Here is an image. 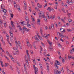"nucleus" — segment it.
Listing matches in <instances>:
<instances>
[{
  "label": "nucleus",
  "mask_w": 74,
  "mask_h": 74,
  "mask_svg": "<svg viewBox=\"0 0 74 74\" xmlns=\"http://www.w3.org/2000/svg\"><path fill=\"white\" fill-rule=\"evenodd\" d=\"M25 19H26V21H27V27H28L29 28H31V25L29 24V18L27 16H25Z\"/></svg>",
  "instance_id": "f257e3e1"
},
{
  "label": "nucleus",
  "mask_w": 74,
  "mask_h": 74,
  "mask_svg": "<svg viewBox=\"0 0 74 74\" xmlns=\"http://www.w3.org/2000/svg\"><path fill=\"white\" fill-rule=\"evenodd\" d=\"M55 62L56 63H55V67H56L57 69H58V66L57 65H60V62L57 60H56Z\"/></svg>",
  "instance_id": "f03ea898"
},
{
  "label": "nucleus",
  "mask_w": 74,
  "mask_h": 74,
  "mask_svg": "<svg viewBox=\"0 0 74 74\" xmlns=\"http://www.w3.org/2000/svg\"><path fill=\"white\" fill-rule=\"evenodd\" d=\"M42 17L44 18V19L46 22H47V17L46 16H45V15L44 14L42 15H39V18L41 19V17Z\"/></svg>",
  "instance_id": "7ed1b4c3"
},
{
  "label": "nucleus",
  "mask_w": 74,
  "mask_h": 74,
  "mask_svg": "<svg viewBox=\"0 0 74 74\" xmlns=\"http://www.w3.org/2000/svg\"><path fill=\"white\" fill-rule=\"evenodd\" d=\"M43 31H42V28H40V33L41 34V35H42V36H43V37H47V36H45L44 35H43V34H42V33Z\"/></svg>",
  "instance_id": "20e7f679"
},
{
  "label": "nucleus",
  "mask_w": 74,
  "mask_h": 74,
  "mask_svg": "<svg viewBox=\"0 0 74 74\" xmlns=\"http://www.w3.org/2000/svg\"><path fill=\"white\" fill-rule=\"evenodd\" d=\"M47 71L48 73L49 72V64L48 63H47Z\"/></svg>",
  "instance_id": "39448f33"
},
{
  "label": "nucleus",
  "mask_w": 74,
  "mask_h": 74,
  "mask_svg": "<svg viewBox=\"0 0 74 74\" xmlns=\"http://www.w3.org/2000/svg\"><path fill=\"white\" fill-rule=\"evenodd\" d=\"M60 31L61 33H65L66 32V30L64 29L61 28L60 29Z\"/></svg>",
  "instance_id": "423d86ee"
},
{
  "label": "nucleus",
  "mask_w": 74,
  "mask_h": 74,
  "mask_svg": "<svg viewBox=\"0 0 74 74\" xmlns=\"http://www.w3.org/2000/svg\"><path fill=\"white\" fill-rule=\"evenodd\" d=\"M16 44V46L17 47H20V46H21V44L20 43H18L17 41H16L15 42Z\"/></svg>",
  "instance_id": "0eeeda50"
},
{
  "label": "nucleus",
  "mask_w": 74,
  "mask_h": 74,
  "mask_svg": "<svg viewBox=\"0 0 74 74\" xmlns=\"http://www.w3.org/2000/svg\"><path fill=\"white\" fill-rule=\"evenodd\" d=\"M47 42H48V43L49 44V45L51 47V46H52V43L50 41H49V40H47Z\"/></svg>",
  "instance_id": "6e6552de"
},
{
  "label": "nucleus",
  "mask_w": 74,
  "mask_h": 74,
  "mask_svg": "<svg viewBox=\"0 0 74 74\" xmlns=\"http://www.w3.org/2000/svg\"><path fill=\"white\" fill-rule=\"evenodd\" d=\"M34 69L35 71V74H36L37 73V71H38V68L36 67H34Z\"/></svg>",
  "instance_id": "1a4fd4ad"
},
{
  "label": "nucleus",
  "mask_w": 74,
  "mask_h": 74,
  "mask_svg": "<svg viewBox=\"0 0 74 74\" xmlns=\"http://www.w3.org/2000/svg\"><path fill=\"white\" fill-rule=\"evenodd\" d=\"M48 49H49V51H53V48L51 47H49L48 48Z\"/></svg>",
  "instance_id": "9d476101"
},
{
  "label": "nucleus",
  "mask_w": 74,
  "mask_h": 74,
  "mask_svg": "<svg viewBox=\"0 0 74 74\" xmlns=\"http://www.w3.org/2000/svg\"><path fill=\"white\" fill-rule=\"evenodd\" d=\"M10 16L12 18H13V17H14V14H12V11L10 12Z\"/></svg>",
  "instance_id": "9b49d317"
},
{
  "label": "nucleus",
  "mask_w": 74,
  "mask_h": 74,
  "mask_svg": "<svg viewBox=\"0 0 74 74\" xmlns=\"http://www.w3.org/2000/svg\"><path fill=\"white\" fill-rule=\"evenodd\" d=\"M11 25L12 27L14 28V29H15V26L14 25V22L12 21H11Z\"/></svg>",
  "instance_id": "f8f14e48"
},
{
  "label": "nucleus",
  "mask_w": 74,
  "mask_h": 74,
  "mask_svg": "<svg viewBox=\"0 0 74 74\" xmlns=\"http://www.w3.org/2000/svg\"><path fill=\"white\" fill-rule=\"evenodd\" d=\"M17 25H18V26H17V27H19V29L20 30H22V28L21 27V26L19 25V24L18 23L17 24Z\"/></svg>",
  "instance_id": "ddd939ff"
},
{
  "label": "nucleus",
  "mask_w": 74,
  "mask_h": 74,
  "mask_svg": "<svg viewBox=\"0 0 74 74\" xmlns=\"http://www.w3.org/2000/svg\"><path fill=\"white\" fill-rule=\"evenodd\" d=\"M9 33H10V36L12 37L13 38V34L12 33V32L10 30H9Z\"/></svg>",
  "instance_id": "4468645a"
},
{
  "label": "nucleus",
  "mask_w": 74,
  "mask_h": 74,
  "mask_svg": "<svg viewBox=\"0 0 74 74\" xmlns=\"http://www.w3.org/2000/svg\"><path fill=\"white\" fill-rule=\"evenodd\" d=\"M60 73L61 72L59 71H58V70H57L56 71L55 73V74H60Z\"/></svg>",
  "instance_id": "2eb2a0df"
},
{
  "label": "nucleus",
  "mask_w": 74,
  "mask_h": 74,
  "mask_svg": "<svg viewBox=\"0 0 74 74\" xmlns=\"http://www.w3.org/2000/svg\"><path fill=\"white\" fill-rule=\"evenodd\" d=\"M51 28L53 29V30H54L55 29V27L54 26V24H53V23H52L51 25Z\"/></svg>",
  "instance_id": "dca6fc26"
},
{
  "label": "nucleus",
  "mask_w": 74,
  "mask_h": 74,
  "mask_svg": "<svg viewBox=\"0 0 74 74\" xmlns=\"http://www.w3.org/2000/svg\"><path fill=\"white\" fill-rule=\"evenodd\" d=\"M16 8L18 9V10H21V8H20L19 5H16Z\"/></svg>",
  "instance_id": "f3484780"
},
{
  "label": "nucleus",
  "mask_w": 74,
  "mask_h": 74,
  "mask_svg": "<svg viewBox=\"0 0 74 74\" xmlns=\"http://www.w3.org/2000/svg\"><path fill=\"white\" fill-rule=\"evenodd\" d=\"M34 38L35 40H36V41H39V39H38V37H37V36H35Z\"/></svg>",
  "instance_id": "a211bd4d"
},
{
  "label": "nucleus",
  "mask_w": 74,
  "mask_h": 74,
  "mask_svg": "<svg viewBox=\"0 0 74 74\" xmlns=\"http://www.w3.org/2000/svg\"><path fill=\"white\" fill-rule=\"evenodd\" d=\"M55 18V16L53 15V16H51L50 17H49V18L51 19H54V18Z\"/></svg>",
  "instance_id": "6ab92c4d"
},
{
  "label": "nucleus",
  "mask_w": 74,
  "mask_h": 74,
  "mask_svg": "<svg viewBox=\"0 0 74 74\" xmlns=\"http://www.w3.org/2000/svg\"><path fill=\"white\" fill-rule=\"evenodd\" d=\"M27 46L28 47H30V48H32V45L31 44H28L27 45Z\"/></svg>",
  "instance_id": "aec40b11"
},
{
  "label": "nucleus",
  "mask_w": 74,
  "mask_h": 74,
  "mask_svg": "<svg viewBox=\"0 0 74 74\" xmlns=\"http://www.w3.org/2000/svg\"><path fill=\"white\" fill-rule=\"evenodd\" d=\"M47 10H48L49 11V12H51V10H52V9L50 7H49L47 8Z\"/></svg>",
  "instance_id": "412c9836"
},
{
  "label": "nucleus",
  "mask_w": 74,
  "mask_h": 74,
  "mask_svg": "<svg viewBox=\"0 0 74 74\" xmlns=\"http://www.w3.org/2000/svg\"><path fill=\"white\" fill-rule=\"evenodd\" d=\"M39 65L40 66V68L42 70H43V69H42V64H40Z\"/></svg>",
  "instance_id": "4be33fe9"
},
{
  "label": "nucleus",
  "mask_w": 74,
  "mask_h": 74,
  "mask_svg": "<svg viewBox=\"0 0 74 74\" xmlns=\"http://www.w3.org/2000/svg\"><path fill=\"white\" fill-rule=\"evenodd\" d=\"M23 30H25V31H27V29L25 27H23Z\"/></svg>",
  "instance_id": "5701e85b"
},
{
  "label": "nucleus",
  "mask_w": 74,
  "mask_h": 74,
  "mask_svg": "<svg viewBox=\"0 0 74 74\" xmlns=\"http://www.w3.org/2000/svg\"><path fill=\"white\" fill-rule=\"evenodd\" d=\"M60 37L62 38H63V37H66V35H63V34H61V35Z\"/></svg>",
  "instance_id": "b1692460"
},
{
  "label": "nucleus",
  "mask_w": 74,
  "mask_h": 74,
  "mask_svg": "<svg viewBox=\"0 0 74 74\" xmlns=\"http://www.w3.org/2000/svg\"><path fill=\"white\" fill-rule=\"evenodd\" d=\"M57 34L58 35V34H59V36H61L62 34V33H60L59 32H57Z\"/></svg>",
  "instance_id": "393cba45"
},
{
  "label": "nucleus",
  "mask_w": 74,
  "mask_h": 74,
  "mask_svg": "<svg viewBox=\"0 0 74 74\" xmlns=\"http://www.w3.org/2000/svg\"><path fill=\"white\" fill-rule=\"evenodd\" d=\"M37 5H38V7H39V8H41V7H42V6L41 5H40V4L39 3Z\"/></svg>",
  "instance_id": "a878e982"
},
{
  "label": "nucleus",
  "mask_w": 74,
  "mask_h": 74,
  "mask_svg": "<svg viewBox=\"0 0 74 74\" xmlns=\"http://www.w3.org/2000/svg\"><path fill=\"white\" fill-rule=\"evenodd\" d=\"M37 36H38V37L39 38L40 40H42V38H41V37L40 36H39V35H38V34H37Z\"/></svg>",
  "instance_id": "bb28decb"
},
{
  "label": "nucleus",
  "mask_w": 74,
  "mask_h": 74,
  "mask_svg": "<svg viewBox=\"0 0 74 74\" xmlns=\"http://www.w3.org/2000/svg\"><path fill=\"white\" fill-rule=\"evenodd\" d=\"M24 5H25V9H26V2L25 1H24Z\"/></svg>",
  "instance_id": "cd10ccee"
},
{
  "label": "nucleus",
  "mask_w": 74,
  "mask_h": 74,
  "mask_svg": "<svg viewBox=\"0 0 74 74\" xmlns=\"http://www.w3.org/2000/svg\"><path fill=\"white\" fill-rule=\"evenodd\" d=\"M3 11L4 13H6V12H7V10L5 9H3Z\"/></svg>",
  "instance_id": "c85d7f7f"
},
{
  "label": "nucleus",
  "mask_w": 74,
  "mask_h": 74,
  "mask_svg": "<svg viewBox=\"0 0 74 74\" xmlns=\"http://www.w3.org/2000/svg\"><path fill=\"white\" fill-rule=\"evenodd\" d=\"M73 4V2L72 1H70L69 2L68 4H69V5H71Z\"/></svg>",
  "instance_id": "c756f323"
},
{
  "label": "nucleus",
  "mask_w": 74,
  "mask_h": 74,
  "mask_svg": "<svg viewBox=\"0 0 74 74\" xmlns=\"http://www.w3.org/2000/svg\"><path fill=\"white\" fill-rule=\"evenodd\" d=\"M67 31L68 32H70L72 31V30L71 29H67Z\"/></svg>",
  "instance_id": "7c9ffc66"
},
{
  "label": "nucleus",
  "mask_w": 74,
  "mask_h": 74,
  "mask_svg": "<svg viewBox=\"0 0 74 74\" xmlns=\"http://www.w3.org/2000/svg\"><path fill=\"white\" fill-rule=\"evenodd\" d=\"M0 38V39H1V41L2 42H3V38L2 37V36H1Z\"/></svg>",
  "instance_id": "2f4dec72"
},
{
  "label": "nucleus",
  "mask_w": 74,
  "mask_h": 74,
  "mask_svg": "<svg viewBox=\"0 0 74 74\" xmlns=\"http://www.w3.org/2000/svg\"><path fill=\"white\" fill-rule=\"evenodd\" d=\"M5 67H7V66H8L9 65V64L8 63H5Z\"/></svg>",
  "instance_id": "473e14b6"
},
{
  "label": "nucleus",
  "mask_w": 74,
  "mask_h": 74,
  "mask_svg": "<svg viewBox=\"0 0 74 74\" xmlns=\"http://www.w3.org/2000/svg\"><path fill=\"white\" fill-rule=\"evenodd\" d=\"M26 52L27 53V56H29V53H28V50H26Z\"/></svg>",
  "instance_id": "72a5a7b5"
},
{
  "label": "nucleus",
  "mask_w": 74,
  "mask_h": 74,
  "mask_svg": "<svg viewBox=\"0 0 74 74\" xmlns=\"http://www.w3.org/2000/svg\"><path fill=\"white\" fill-rule=\"evenodd\" d=\"M61 20L62 21V22H63V23H66V22H65V21H64L63 18L61 19Z\"/></svg>",
  "instance_id": "f704fd0d"
},
{
  "label": "nucleus",
  "mask_w": 74,
  "mask_h": 74,
  "mask_svg": "<svg viewBox=\"0 0 74 74\" xmlns=\"http://www.w3.org/2000/svg\"><path fill=\"white\" fill-rule=\"evenodd\" d=\"M47 60L49 62H51V61L50 60V59H49V58L47 57Z\"/></svg>",
  "instance_id": "c9c22d12"
},
{
  "label": "nucleus",
  "mask_w": 74,
  "mask_h": 74,
  "mask_svg": "<svg viewBox=\"0 0 74 74\" xmlns=\"http://www.w3.org/2000/svg\"><path fill=\"white\" fill-rule=\"evenodd\" d=\"M4 27H7V23L5 22L4 23Z\"/></svg>",
  "instance_id": "e433bc0d"
},
{
  "label": "nucleus",
  "mask_w": 74,
  "mask_h": 74,
  "mask_svg": "<svg viewBox=\"0 0 74 74\" xmlns=\"http://www.w3.org/2000/svg\"><path fill=\"white\" fill-rule=\"evenodd\" d=\"M12 59V60L13 62H14V61H15V59L14 58H11Z\"/></svg>",
  "instance_id": "4c0bfd02"
},
{
  "label": "nucleus",
  "mask_w": 74,
  "mask_h": 74,
  "mask_svg": "<svg viewBox=\"0 0 74 74\" xmlns=\"http://www.w3.org/2000/svg\"><path fill=\"white\" fill-rule=\"evenodd\" d=\"M37 22H40V21H41V20L40 19V18H38L37 19Z\"/></svg>",
  "instance_id": "58836bf2"
},
{
  "label": "nucleus",
  "mask_w": 74,
  "mask_h": 74,
  "mask_svg": "<svg viewBox=\"0 0 74 74\" xmlns=\"http://www.w3.org/2000/svg\"><path fill=\"white\" fill-rule=\"evenodd\" d=\"M7 40L9 44H10V45H11V43H10V42L9 41V39H7Z\"/></svg>",
  "instance_id": "ea45409f"
},
{
  "label": "nucleus",
  "mask_w": 74,
  "mask_h": 74,
  "mask_svg": "<svg viewBox=\"0 0 74 74\" xmlns=\"http://www.w3.org/2000/svg\"><path fill=\"white\" fill-rule=\"evenodd\" d=\"M68 21L69 22H72V20H71V19H69L68 20Z\"/></svg>",
  "instance_id": "a19ab883"
},
{
  "label": "nucleus",
  "mask_w": 74,
  "mask_h": 74,
  "mask_svg": "<svg viewBox=\"0 0 74 74\" xmlns=\"http://www.w3.org/2000/svg\"><path fill=\"white\" fill-rule=\"evenodd\" d=\"M10 66L11 70H13V69H12V66Z\"/></svg>",
  "instance_id": "79ce46f5"
},
{
  "label": "nucleus",
  "mask_w": 74,
  "mask_h": 74,
  "mask_svg": "<svg viewBox=\"0 0 74 74\" xmlns=\"http://www.w3.org/2000/svg\"><path fill=\"white\" fill-rule=\"evenodd\" d=\"M44 56H45V57H47V54L46 53H44Z\"/></svg>",
  "instance_id": "37998d69"
},
{
  "label": "nucleus",
  "mask_w": 74,
  "mask_h": 74,
  "mask_svg": "<svg viewBox=\"0 0 74 74\" xmlns=\"http://www.w3.org/2000/svg\"><path fill=\"white\" fill-rule=\"evenodd\" d=\"M6 53L7 55H8V56H9V55H10V53H9L8 51H6Z\"/></svg>",
  "instance_id": "c03bdc74"
},
{
  "label": "nucleus",
  "mask_w": 74,
  "mask_h": 74,
  "mask_svg": "<svg viewBox=\"0 0 74 74\" xmlns=\"http://www.w3.org/2000/svg\"><path fill=\"white\" fill-rule=\"evenodd\" d=\"M67 15H68V16H70L71 15V13H69V12H67Z\"/></svg>",
  "instance_id": "a18cd8bd"
},
{
  "label": "nucleus",
  "mask_w": 74,
  "mask_h": 74,
  "mask_svg": "<svg viewBox=\"0 0 74 74\" xmlns=\"http://www.w3.org/2000/svg\"><path fill=\"white\" fill-rule=\"evenodd\" d=\"M58 46H59L60 47H62V45H60V44H58Z\"/></svg>",
  "instance_id": "49530a36"
},
{
  "label": "nucleus",
  "mask_w": 74,
  "mask_h": 74,
  "mask_svg": "<svg viewBox=\"0 0 74 74\" xmlns=\"http://www.w3.org/2000/svg\"><path fill=\"white\" fill-rule=\"evenodd\" d=\"M62 6H64V3L63 2H62Z\"/></svg>",
  "instance_id": "de8ad7c7"
},
{
  "label": "nucleus",
  "mask_w": 74,
  "mask_h": 74,
  "mask_svg": "<svg viewBox=\"0 0 74 74\" xmlns=\"http://www.w3.org/2000/svg\"><path fill=\"white\" fill-rule=\"evenodd\" d=\"M62 58V63H64V59Z\"/></svg>",
  "instance_id": "09e8293b"
},
{
  "label": "nucleus",
  "mask_w": 74,
  "mask_h": 74,
  "mask_svg": "<svg viewBox=\"0 0 74 74\" xmlns=\"http://www.w3.org/2000/svg\"><path fill=\"white\" fill-rule=\"evenodd\" d=\"M27 63V64H29V62H28V61H27V60L26 61H25Z\"/></svg>",
  "instance_id": "8fccbe9b"
},
{
  "label": "nucleus",
  "mask_w": 74,
  "mask_h": 74,
  "mask_svg": "<svg viewBox=\"0 0 74 74\" xmlns=\"http://www.w3.org/2000/svg\"><path fill=\"white\" fill-rule=\"evenodd\" d=\"M60 40L61 41H62V42H64V40H63L62 38H61Z\"/></svg>",
  "instance_id": "3c124183"
},
{
  "label": "nucleus",
  "mask_w": 74,
  "mask_h": 74,
  "mask_svg": "<svg viewBox=\"0 0 74 74\" xmlns=\"http://www.w3.org/2000/svg\"><path fill=\"white\" fill-rule=\"evenodd\" d=\"M32 20L33 22L34 21H35V20L34 19V18H32Z\"/></svg>",
  "instance_id": "603ef678"
},
{
  "label": "nucleus",
  "mask_w": 74,
  "mask_h": 74,
  "mask_svg": "<svg viewBox=\"0 0 74 74\" xmlns=\"http://www.w3.org/2000/svg\"><path fill=\"white\" fill-rule=\"evenodd\" d=\"M54 24L56 25V27H58V25L57 24V23H55Z\"/></svg>",
  "instance_id": "864d4df0"
},
{
  "label": "nucleus",
  "mask_w": 74,
  "mask_h": 74,
  "mask_svg": "<svg viewBox=\"0 0 74 74\" xmlns=\"http://www.w3.org/2000/svg\"><path fill=\"white\" fill-rule=\"evenodd\" d=\"M40 51H42V47H41V46H40Z\"/></svg>",
  "instance_id": "5fc2aeb1"
},
{
  "label": "nucleus",
  "mask_w": 74,
  "mask_h": 74,
  "mask_svg": "<svg viewBox=\"0 0 74 74\" xmlns=\"http://www.w3.org/2000/svg\"><path fill=\"white\" fill-rule=\"evenodd\" d=\"M27 40H28V39H27L26 40L27 44V45H28V44H29V41L27 42Z\"/></svg>",
  "instance_id": "6e6d98bb"
},
{
  "label": "nucleus",
  "mask_w": 74,
  "mask_h": 74,
  "mask_svg": "<svg viewBox=\"0 0 74 74\" xmlns=\"http://www.w3.org/2000/svg\"><path fill=\"white\" fill-rule=\"evenodd\" d=\"M62 70H61V71H62V72L63 73V72H64V71L63 70V68L62 67Z\"/></svg>",
  "instance_id": "4d7b16f0"
},
{
  "label": "nucleus",
  "mask_w": 74,
  "mask_h": 74,
  "mask_svg": "<svg viewBox=\"0 0 74 74\" xmlns=\"http://www.w3.org/2000/svg\"><path fill=\"white\" fill-rule=\"evenodd\" d=\"M33 62H34V63L35 64H36V60H33Z\"/></svg>",
  "instance_id": "13d9d810"
},
{
  "label": "nucleus",
  "mask_w": 74,
  "mask_h": 74,
  "mask_svg": "<svg viewBox=\"0 0 74 74\" xmlns=\"http://www.w3.org/2000/svg\"><path fill=\"white\" fill-rule=\"evenodd\" d=\"M67 71H68V72H70V70H69V68L67 69Z\"/></svg>",
  "instance_id": "bf43d9fd"
},
{
  "label": "nucleus",
  "mask_w": 74,
  "mask_h": 74,
  "mask_svg": "<svg viewBox=\"0 0 74 74\" xmlns=\"http://www.w3.org/2000/svg\"><path fill=\"white\" fill-rule=\"evenodd\" d=\"M25 60H27V57H26V55H25Z\"/></svg>",
  "instance_id": "052dcab7"
},
{
  "label": "nucleus",
  "mask_w": 74,
  "mask_h": 74,
  "mask_svg": "<svg viewBox=\"0 0 74 74\" xmlns=\"http://www.w3.org/2000/svg\"><path fill=\"white\" fill-rule=\"evenodd\" d=\"M37 24H38V25H40V22L37 21Z\"/></svg>",
  "instance_id": "680f3d73"
},
{
  "label": "nucleus",
  "mask_w": 74,
  "mask_h": 74,
  "mask_svg": "<svg viewBox=\"0 0 74 74\" xmlns=\"http://www.w3.org/2000/svg\"><path fill=\"white\" fill-rule=\"evenodd\" d=\"M29 9L30 12H32V9L30 8H29Z\"/></svg>",
  "instance_id": "e2e57ef3"
},
{
  "label": "nucleus",
  "mask_w": 74,
  "mask_h": 74,
  "mask_svg": "<svg viewBox=\"0 0 74 74\" xmlns=\"http://www.w3.org/2000/svg\"><path fill=\"white\" fill-rule=\"evenodd\" d=\"M2 22L3 21H1V20H0V23H1L0 24H2Z\"/></svg>",
  "instance_id": "0e129e2a"
},
{
  "label": "nucleus",
  "mask_w": 74,
  "mask_h": 74,
  "mask_svg": "<svg viewBox=\"0 0 74 74\" xmlns=\"http://www.w3.org/2000/svg\"><path fill=\"white\" fill-rule=\"evenodd\" d=\"M51 11L53 12H55V10H54L53 8L51 9Z\"/></svg>",
  "instance_id": "69168bd1"
},
{
  "label": "nucleus",
  "mask_w": 74,
  "mask_h": 74,
  "mask_svg": "<svg viewBox=\"0 0 74 74\" xmlns=\"http://www.w3.org/2000/svg\"><path fill=\"white\" fill-rule=\"evenodd\" d=\"M66 8H67V4H65V5H64Z\"/></svg>",
  "instance_id": "338daca9"
},
{
  "label": "nucleus",
  "mask_w": 74,
  "mask_h": 74,
  "mask_svg": "<svg viewBox=\"0 0 74 74\" xmlns=\"http://www.w3.org/2000/svg\"><path fill=\"white\" fill-rule=\"evenodd\" d=\"M9 56L10 57V58H12V56H11V54H9V56Z\"/></svg>",
  "instance_id": "774afa93"
}]
</instances>
